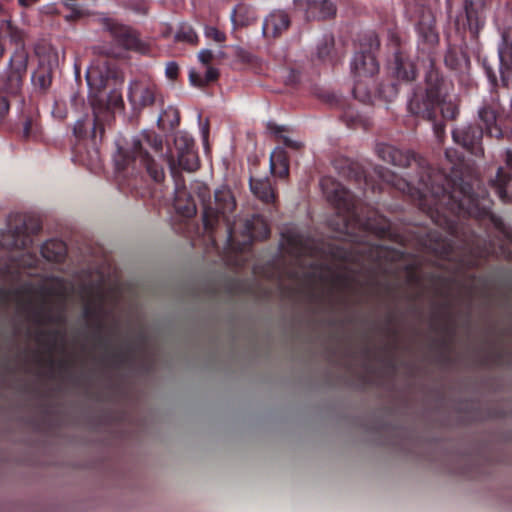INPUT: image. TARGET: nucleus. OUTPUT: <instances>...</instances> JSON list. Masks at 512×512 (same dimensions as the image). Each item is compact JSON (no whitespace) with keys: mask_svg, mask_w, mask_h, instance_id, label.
I'll return each instance as SVG.
<instances>
[{"mask_svg":"<svg viewBox=\"0 0 512 512\" xmlns=\"http://www.w3.org/2000/svg\"><path fill=\"white\" fill-rule=\"evenodd\" d=\"M318 97L331 106H340L343 102L337 94L329 91L321 92Z\"/></svg>","mask_w":512,"mask_h":512,"instance_id":"obj_44","label":"nucleus"},{"mask_svg":"<svg viewBox=\"0 0 512 512\" xmlns=\"http://www.w3.org/2000/svg\"><path fill=\"white\" fill-rule=\"evenodd\" d=\"M300 81V73L296 70H290L286 82L289 85H296Z\"/></svg>","mask_w":512,"mask_h":512,"instance_id":"obj_52","label":"nucleus"},{"mask_svg":"<svg viewBox=\"0 0 512 512\" xmlns=\"http://www.w3.org/2000/svg\"><path fill=\"white\" fill-rule=\"evenodd\" d=\"M433 279L440 283L442 287L448 288L450 285V279L446 277H442L440 275H434Z\"/></svg>","mask_w":512,"mask_h":512,"instance_id":"obj_56","label":"nucleus"},{"mask_svg":"<svg viewBox=\"0 0 512 512\" xmlns=\"http://www.w3.org/2000/svg\"><path fill=\"white\" fill-rule=\"evenodd\" d=\"M424 249L442 260H452L453 240L438 230H429L422 239Z\"/></svg>","mask_w":512,"mask_h":512,"instance_id":"obj_17","label":"nucleus"},{"mask_svg":"<svg viewBox=\"0 0 512 512\" xmlns=\"http://www.w3.org/2000/svg\"><path fill=\"white\" fill-rule=\"evenodd\" d=\"M69 366H70V363H69V361H67V360H60V361L58 362V367H59L61 370L66 371V370L69 368Z\"/></svg>","mask_w":512,"mask_h":512,"instance_id":"obj_60","label":"nucleus"},{"mask_svg":"<svg viewBox=\"0 0 512 512\" xmlns=\"http://www.w3.org/2000/svg\"><path fill=\"white\" fill-rule=\"evenodd\" d=\"M250 188L252 193L264 203L275 200V191L269 179H251Z\"/></svg>","mask_w":512,"mask_h":512,"instance_id":"obj_29","label":"nucleus"},{"mask_svg":"<svg viewBox=\"0 0 512 512\" xmlns=\"http://www.w3.org/2000/svg\"><path fill=\"white\" fill-rule=\"evenodd\" d=\"M502 43L498 48L501 85L512 88V26L501 30Z\"/></svg>","mask_w":512,"mask_h":512,"instance_id":"obj_16","label":"nucleus"},{"mask_svg":"<svg viewBox=\"0 0 512 512\" xmlns=\"http://www.w3.org/2000/svg\"><path fill=\"white\" fill-rule=\"evenodd\" d=\"M354 86L352 93L355 99L362 103H369L372 98V92L369 88L368 82L371 78H353Z\"/></svg>","mask_w":512,"mask_h":512,"instance_id":"obj_36","label":"nucleus"},{"mask_svg":"<svg viewBox=\"0 0 512 512\" xmlns=\"http://www.w3.org/2000/svg\"><path fill=\"white\" fill-rule=\"evenodd\" d=\"M490 252L487 250V249H483L479 252V257L480 258H487L489 256Z\"/></svg>","mask_w":512,"mask_h":512,"instance_id":"obj_62","label":"nucleus"},{"mask_svg":"<svg viewBox=\"0 0 512 512\" xmlns=\"http://www.w3.org/2000/svg\"><path fill=\"white\" fill-rule=\"evenodd\" d=\"M504 356H505V353L503 350H494L492 352H490L486 357L485 359L483 360V362L486 364L488 362H491L493 364H500L502 363L503 359H504Z\"/></svg>","mask_w":512,"mask_h":512,"instance_id":"obj_46","label":"nucleus"},{"mask_svg":"<svg viewBox=\"0 0 512 512\" xmlns=\"http://www.w3.org/2000/svg\"><path fill=\"white\" fill-rule=\"evenodd\" d=\"M380 41L374 31H366L359 35L358 45L351 62L353 78H372L379 71V63L376 53L379 50Z\"/></svg>","mask_w":512,"mask_h":512,"instance_id":"obj_10","label":"nucleus"},{"mask_svg":"<svg viewBox=\"0 0 512 512\" xmlns=\"http://www.w3.org/2000/svg\"><path fill=\"white\" fill-rule=\"evenodd\" d=\"M391 253L392 251L387 246L373 245L371 247V257L379 263L383 260H392Z\"/></svg>","mask_w":512,"mask_h":512,"instance_id":"obj_42","label":"nucleus"},{"mask_svg":"<svg viewBox=\"0 0 512 512\" xmlns=\"http://www.w3.org/2000/svg\"><path fill=\"white\" fill-rule=\"evenodd\" d=\"M267 129L270 133H273L276 137H278L285 147L293 150H299L302 148L303 145L301 142L292 140L291 138L282 134L285 131L284 127L269 122L267 124Z\"/></svg>","mask_w":512,"mask_h":512,"instance_id":"obj_38","label":"nucleus"},{"mask_svg":"<svg viewBox=\"0 0 512 512\" xmlns=\"http://www.w3.org/2000/svg\"><path fill=\"white\" fill-rule=\"evenodd\" d=\"M362 353L365 357H370L371 355V349L368 346H365L362 350Z\"/></svg>","mask_w":512,"mask_h":512,"instance_id":"obj_63","label":"nucleus"},{"mask_svg":"<svg viewBox=\"0 0 512 512\" xmlns=\"http://www.w3.org/2000/svg\"><path fill=\"white\" fill-rule=\"evenodd\" d=\"M485 131L476 124L456 128L452 132L454 142L475 156L483 154L482 140Z\"/></svg>","mask_w":512,"mask_h":512,"instance_id":"obj_15","label":"nucleus"},{"mask_svg":"<svg viewBox=\"0 0 512 512\" xmlns=\"http://www.w3.org/2000/svg\"><path fill=\"white\" fill-rule=\"evenodd\" d=\"M376 153L380 159L394 166L406 168L414 165L417 168V186L396 176H393L392 185L449 236L458 235L462 218L488 219L498 230H504L503 220L492 212V201L486 188L478 186L475 190L472 183L462 178L453 179L410 150L379 143Z\"/></svg>","mask_w":512,"mask_h":512,"instance_id":"obj_1","label":"nucleus"},{"mask_svg":"<svg viewBox=\"0 0 512 512\" xmlns=\"http://www.w3.org/2000/svg\"><path fill=\"white\" fill-rule=\"evenodd\" d=\"M388 89H389V97H390V99L397 95L398 90H397V87H396L395 84L389 85Z\"/></svg>","mask_w":512,"mask_h":512,"instance_id":"obj_59","label":"nucleus"},{"mask_svg":"<svg viewBox=\"0 0 512 512\" xmlns=\"http://www.w3.org/2000/svg\"><path fill=\"white\" fill-rule=\"evenodd\" d=\"M444 62L448 68L452 70H458L468 62V59L460 48L449 46L444 57Z\"/></svg>","mask_w":512,"mask_h":512,"instance_id":"obj_34","label":"nucleus"},{"mask_svg":"<svg viewBox=\"0 0 512 512\" xmlns=\"http://www.w3.org/2000/svg\"><path fill=\"white\" fill-rule=\"evenodd\" d=\"M168 163L172 177L179 178L177 168L194 172L199 168V157L194 139L185 132H178L174 137V147L170 150Z\"/></svg>","mask_w":512,"mask_h":512,"instance_id":"obj_11","label":"nucleus"},{"mask_svg":"<svg viewBox=\"0 0 512 512\" xmlns=\"http://www.w3.org/2000/svg\"><path fill=\"white\" fill-rule=\"evenodd\" d=\"M61 336L62 333L60 330H40L38 332V340L41 341L42 338L48 337L52 340V347H54L57 338Z\"/></svg>","mask_w":512,"mask_h":512,"instance_id":"obj_48","label":"nucleus"},{"mask_svg":"<svg viewBox=\"0 0 512 512\" xmlns=\"http://www.w3.org/2000/svg\"><path fill=\"white\" fill-rule=\"evenodd\" d=\"M0 38H8L16 48L11 55L6 70L0 74V120L8 113V96L18 95L27 73L29 54L24 45V33L11 21L0 23Z\"/></svg>","mask_w":512,"mask_h":512,"instance_id":"obj_6","label":"nucleus"},{"mask_svg":"<svg viewBox=\"0 0 512 512\" xmlns=\"http://www.w3.org/2000/svg\"><path fill=\"white\" fill-rule=\"evenodd\" d=\"M37 261H38L37 257H36L35 255H33V256L31 257V261H30V263L28 264V266H29V267H35V266H36V264H37Z\"/></svg>","mask_w":512,"mask_h":512,"instance_id":"obj_64","label":"nucleus"},{"mask_svg":"<svg viewBox=\"0 0 512 512\" xmlns=\"http://www.w3.org/2000/svg\"><path fill=\"white\" fill-rule=\"evenodd\" d=\"M40 0H17L18 5L24 9H28L39 3Z\"/></svg>","mask_w":512,"mask_h":512,"instance_id":"obj_55","label":"nucleus"},{"mask_svg":"<svg viewBox=\"0 0 512 512\" xmlns=\"http://www.w3.org/2000/svg\"><path fill=\"white\" fill-rule=\"evenodd\" d=\"M396 320V316L394 313H389L386 318V326L384 328V331L387 335L393 337L394 339L398 338L399 331L398 329L392 327Z\"/></svg>","mask_w":512,"mask_h":512,"instance_id":"obj_45","label":"nucleus"},{"mask_svg":"<svg viewBox=\"0 0 512 512\" xmlns=\"http://www.w3.org/2000/svg\"><path fill=\"white\" fill-rule=\"evenodd\" d=\"M291 25L288 13L283 10H274L267 15L262 24V33L266 39H275L287 31Z\"/></svg>","mask_w":512,"mask_h":512,"instance_id":"obj_22","label":"nucleus"},{"mask_svg":"<svg viewBox=\"0 0 512 512\" xmlns=\"http://www.w3.org/2000/svg\"><path fill=\"white\" fill-rule=\"evenodd\" d=\"M234 27H246L256 20L255 9L246 3L237 4L230 15Z\"/></svg>","mask_w":512,"mask_h":512,"instance_id":"obj_28","label":"nucleus"},{"mask_svg":"<svg viewBox=\"0 0 512 512\" xmlns=\"http://www.w3.org/2000/svg\"><path fill=\"white\" fill-rule=\"evenodd\" d=\"M81 17V12L77 9H72L71 13L66 15L65 18L68 21H73Z\"/></svg>","mask_w":512,"mask_h":512,"instance_id":"obj_58","label":"nucleus"},{"mask_svg":"<svg viewBox=\"0 0 512 512\" xmlns=\"http://www.w3.org/2000/svg\"><path fill=\"white\" fill-rule=\"evenodd\" d=\"M165 75L169 80H176L179 75V66L176 62L171 61L166 64Z\"/></svg>","mask_w":512,"mask_h":512,"instance_id":"obj_49","label":"nucleus"},{"mask_svg":"<svg viewBox=\"0 0 512 512\" xmlns=\"http://www.w3.org/2000/svg\"><path fill=\"white\" fill-rule=\"evenodd\" d=\"M482 66L491 85L490 94L484 97L477 108V123L490 138L501 140L512 135V101L511 110L505 115L497 92L498 79L494 67L487 58L482 60Z\"/></svg>","mask_w":512,"mask_h":512,"instance_id":"obj_7","label":"nucleus"},{"mask_svg":"<svg viewBox=\"0 0 512 512\" xmlns=\"http://www.w3.org/2000/svg\"><path fill=\"white\" fill-rule=\"evenodd\" d=\"M504 161L508 168L512 169V150L507 149L504 155Z\"/></svg>","mask_w":512,"mask_h":512,"instance_id":"obj_57","label":"nucleus"},{"mask_svg":"<svg viewBox=\"0 0 512 512\" xmlns=\"http://www.w3.org/2000/svg\"><path fill=\"white\" fill-rule=\"evenodd\" d=\"M335 282L342 288H348L352 283V278L346 274H338L335 277Z\"/></svg>","mask_w":512,"mask_h":512,"instance_id":"obj_50","label":"nucleus"},{"mask_svg":"<svg viewBox=\"0 0 512 512\" xmlns=\"http://www.w3.org/2000/svg\"><path fill=\"white\" fill-rule=\"evenodd\" d=\"M511 179V174L505 171L504 168L499 167L495 177L490 181V185L495 194L504 204H512V195L507 190Z\"/></svg>","mask_w":512,"mask_h":512,"instance_id":"obj_26","label":"nucleus"},{"mask_svg":"<svg viewBox=\"0 0 512 512\" xmlns=\"http://www.w3.org/2000/svg\"><path fill=\"white\" fill-rule=\"evenodd\" d=\"M281 249L288 255L298 259L306 255L309 250L307 238L296 228H289L282 232Z\"/></svg>","mask_w":512,"mask_h":512,"instance_id":"obj_21","label":"nucleus"},{"mask_svg":"<svg viewBox=\"0 0 512 512\" xmlns=\"http://www.w3.org/2000/svg\"><path fill=\"white\" fill-rule=\"evenodd\" d=\"M486 21L485 3L483 0H465L464 16L455 20L456 29L461 32L469 30L472 38H477Z\"/></svg>","mask_w":512,"mask_h":512,"instance_id":"obj_13","label":"nucleus"},{"mask_svg":"<svg viewBox=\"0 0 512 512\" xmlns=\"http://www.w3.org/2000/svg\"><path fill=\"white\" fill-rule=\"evenodd\" d=\"M267 129L270 133H273L276 137H278L285 147L293 150H299L302 148L303 145L301 142L292 140L291 138L282 134L285 131L284 127L269 122L267 124Z\"/></svg>","mask_w":512,"mask_h":512,"instance_id":"obj_39","label":"nucleus"},{"mask_svg":"<svg viewBox=\"0 0 512 512\" xmlns=\"http://www.w3.org/2000/svg\"><path fill=\"white\" fill-rule=\"evenodd\" d=\"M433 124V132L435 137L441 141L445 135V123L441 120H438V115L435 120L430 121Z\"/></svg>","mask_w":512,"mask_h":512,"instance_id":"obj_47","label":"nucleus"},{"mask_svg":"<svg viewBox=\"0 0 512 512\" xmlns=\"http://www.w3.org/2000/svg\"><path fill=\"white\" fill-rule=\"evenodd\" d=\"M198 40L197 34L192 27L183 25L175 34V41L196 44Z\"/></svg>","mask_w":512,"mask_h":512,"instance_id":"obj_40","label":"nucleus"},{"mask_svg":"<svg viewBox=\"0 0 512 512\" xmlns=\"http://www.w3.org/2000/svg\"><path fill=\"white\" fill-rule=\"evenodd\" d=\"M447 82L443 79V101H440V112L445 120H455L459 115V107L455 100L447 99Z\"/></svg>","mask_w":512,"mask_h":512,"instance_id":"obj_32","label":"nucleus"},{"mask_svg":"<svg viewBox=\"0 0 512 512\" xmlns=\"http://www.w3.org/2000/svg\"><path fill=\"white\" fill-rule=\"evenodd\" d=\"M198 58L202 64L208 65L213 59V53L210 50H202L199 52Z\"/></svg>","mask_w":512,"mask_h":512,"instance_id":"obj_51","label":"nucleus"},{"mask_svg":"<svg viewBox=\"0 0 512 512\" xmlns=\"http://www.w3.org/2000/svg\"><path fill=\"white\" fill-rule=\"evenodd\" d=\"M83 317L89 321L93 328V339L96 346L104 351L102 361L114 366H123L134 358V350L131 346L125 349H113L110 337L104 335L105 324L100 319L99 309L96 306L87 304L83 309Z\"/></svg>","mask_w":512,"mask_h":512,"instance_id":"obj_9","label":"nucleus"},{"mask_svg":"<svg viewBox=\"0 0 512 512\" xmlns=\"http://www.w3.org/2000/svg\"><path fill=\"white\" fill-rule=\"evenodd\" d=\"M104 132V126L95 112L91 115L86 114L78 119L73 128V135L78 141L90 138L95 142L97 134L99 133L100 138H102Z\"/></svg>","mask_w":512,"mask_h":512,"instance_id":"obj_20","label":"nucleus"},{"mask_svg":"<svg viewBox=\"0 0 512 512\" xmlns=\"http://www.w3.org/2000/svg\"><path fill=\"white\" fill-rule=\"evenodd\" d=\"M270 167L276 176L286 178L289 175V160L282 149L275 150L270 156Z\"/></svg>","mask_w":512,"mask_h":512,"instance_id":"obj_30","label":"nucleus"},{"mask_svg":"<svg viewBox=\"0 0 512 512\" xmlns=\"http://www.w3.org/2000/svg\"><path fill=\"white\" fill-rule=\"evenodd\" d=\"M66 245L63 241L50 239L43 243L40 252L43 258L50 262L60 263L66 256Z\"/></svg>","mask_w":512,"mask_h":512,"instance_id":"obj_27","label":"nucleus"},{"mask_svg":"<svg viewBox=\"0 0 512 512\" xmlns=\"http://www.w3.org/2000/svg\"><path fill=\"white\" fill-rule=\"evenodd\" d=\"M35 321L38 324H44V323H61L63 322V316L60 315L58 317L53 316L51 313L46 311L44 307L39 308L34 313Z\"/></svg>","mask_w":512,"mask_h":512,"instance_id":"obj_41","label":"nucleus"},{"mask_svg":"<svg viewBox=\"0 0 512 512\" xmlns=\"http://www.w3.org/2000/svg\"><path fill=\"white\" fill-rule=\"evenodd\" d=\"M53 69L44 66H38L37 69L32 73V83L35 88L45 92L49 89L53 78Z\"/></svg>","mask_w":512,"mask_h":512,"instance_id":"obj_33","label":"nucleus"},{"mask_svg":"<svg viewBox=\"0 0 512 512\" xmlns=\"http://www.w3.org/2000/svg\"><path fill=\"white\" fill-rule=\"evenodd\" d=\"M12 294L11 290L0 288V302L6 304Z\"/></svg>","mask_w":512,"mask_h":512,"instance_id":"obj_54","label":"nucleus"},{"mask_svg":"<svg viewBox=\"0 0 512 512\" xmlns=\"http://www.w3.org/2000/svg\"><path fill=\"white\" fill-rule=\"evenodd\" d=\"M296 9L303 11L307 20L333 17L336 8L329 0H294Z\"/></svg>","mask_w":512,"mask_h":512,"instance_id":"obj_19","label":"nucleus"},{"mask_svg":"<svg viewBox=\"0 0 512 512\" xmlns=\"http://www.w3.org/2000/svg\"><path fill=\"white\" fill-rule=\"evenodd\" d=\"M41 230L42 224L38 218L22 213L10 214L7 228L0 230V246L8 250L27 249L32 243L31 236Z\"/></svg>","mask_w":512,"mask_h":512,"instance_id":"obj_8","label":"nucleus"},{"mask_svg":"<svg viewBox=\"0 0 512 512\" xmlns=\"http://www.w3.org/2000/svg\"><path fill=\"white\" fill-rule=\"evenodd\" d=\"M95 74H97V71L88 70V72L86 74V79H87V82L89 85H92V78L94 77Z\"/></svg>","mask_w":512,"mask_h":512,"instance_id":"obj_61","label":"nucleus"},{"mask_svg":"<svg viewBox=\"0 0 512 512\" xmlns=\"http://www.w3.org/2000/svg\"><path fill=\"white\" fill-rule=\"evenodd\" d=\"M415 26L419 45L422 50L427 49L429 70L425 75L426 87L413 89L408 98V112L426 121L435 120L440 101H443V75L435 65L431 50L439 42V34L435 27V17L430 7L417 4L415 7Z\"/></svg>","mask_w":512,"mask_h":512,"instance_id":"obj_3","label":"nucleus"},{"mask_svg":"<svg viewBox=\"0 0 512 512\" xmlns=\"http://www.w3.org/2000/svg\"><path fill=\"white\" fill-rule=\"evenodd\" d=\"M128 98L134 108L143 109L153 106L161 98V94L154 81L141 78L131 82Z\"/></svg>","mask_w":512,"mask_h":512,"instance_id":"obj_14","label":"nucleus"},{"mask_svg":"<svg viewBox=\"0 0 512 512\" xmlns=\"http://www.w3.org/2000/svg\"><path fill=\"white\" fill-rule=\"evenodd\" d=\"M38 58V66L49 67L55 69L59 64V55L57 49L49 42L39 41L34 48Z\"/></svg>","mask_w":512,"mask_h":512,"instance_id":"obj_25","label":"nucleus"},{"mask_svg":"<svg viewBox=\"0 0 512 512\" xmlns=\"http://www.w3.org/2000/svg\"><path fill=\"white\" fill-rule=\"evenodd\" d=\"M441 316L446 318V322L441 325L440 330L446 334L448 337L441 338L436 341L437 347L440 351V357L443 361H448L449 356L448 352L451 347V339L455 335V327L451 318V302L446 300L440 305Z\"/></svg>","mask_w":512,"mask_h":512,"instance_id":"obj_23","label":"nucleus"},{"mask_svg":"<svg viewBox=\"0 0 512 512\" xmlns=\"http://www.w3.org/2000/svg\"><path fill=\"white\" fill-rule=\"evenodd\" d=\"M103 26L119 47L142 55L150 54V44L133 27L113 19H105Z\"/></svg>","mask_w":512,"mask_h":512,"instance_id":"obj_12","label":"nucleus"},{"mask_svg":"<svg viewBox=\"0 0 512 512\" xmlns=\"http://www.w3.org/2000/svg\"><path fill=\"white\" fill-rule=\"evenodd\" d=\"M23 136L27 139L33 136V123L29 118L24 122Z\"/></svg>","mask_w":512,"mask_h":512,"instance_id":"obj_53","label":"nucleus"},{"mask_svg":"<svg viewBox=\"0 0 512 512\" xmlns=\"http://www.w3.org/2000/svg\"><path fill=\"white\" fill-rule=\"evenodd\" d=\"M235 209L234 194L227 186H222L214 193V206L204 205L203 225L210 237H214L218 226L223 223L227 234V249L235 254H244L250 250L254 241L268 239L270 227L265 218L258 214L231 221Z\"/></svg>","mask_w":512,"mask_h":512,"instance_id":"obj_2","label":"nucleus"},{"mask_svg":"<svg viewBox=\"0 0 512 512\" xmlns=\"http://www.w3.org/2000/svg\"><path fill=\"white\" fill-rule=\"evenodd\" d=\"M341 119L349 128L367 126V119L350 106L343 111Z\"/></svg>","mask_w":512,"mask_h":512,"instance_id":"obj_37","label":"nucleus"},{"mask_svg":"<svg viewBox=\"0 0 512 512\" xmlns=\"http://www.w3.org/2000/svg\"><path fill=\"white\" fill-rule=\"evenodd\" d=\"M219 78V71L218 69L209 66L204 75L196 72L195 70H191L189 72V81L191 85L195 87H205L206 85L213 83L217 81Z\"/></svg>","mask_w":512,"mask_h":512,"instance_id":"obj_31","label":"nucleus"},{"mask_svg":"<svg viewBox=\"0 0 512 512\" xmlns=\"http://www.w3.org/2000/svg\"><path fill=\"white\" fill-rule=\"evenodd\" d=\"M176 184V194L174 199V207L178 214L183 217L191 218L196 212V204L193 197L186 191L184 179L182 176L174 179Z\"/></svg>","mask_w":512,"mask_h":512,"instance_id":"obj_24","label":"nucleus"},{"mask_svg":"<svg viewBox=\"0 0 512 512\" xmlns=\"http://www.w3.org/2000/svg\"><path fill=\"white\" fill-rule=\"evenodd\" d=\"M320 185L327 201L342 217L346 229H348L351 223H354L380 238L391 235L390 221L378 214L377 211H371L365 216L360 200L340 182L331 177H323Z\"/></svg>","mask_w":512,"mask_h":512,"instance_id":"obj_5","label":"nucleus"},{"mask_svg":"<svg viewBox=\"0 0 512 512\" xmlns=\"http://www.w3.org/2000/svg\"><path fill=\"white\" fill-rule=\"evenodd\" d=\"M389 70L398 81L406 83L414 81L418 75L414 60L400 49L395 52Z\"/></svg>","mask_w":512,"mask_h":512,"instance_id":"obj_18","label":"nucleus"},{"mask_svg":"<svg viewBox=\"0 0 512 512\" xmlns=\"http://www.w3.org/2000/svg\"><path fill=\"white\" fill-rule=\"evenodd\" d=\"M205 35L207 38L212 39L217 43H222L226 40L225 33L213 26H207L205 28Z\"/></svg>","mask_w":512,"mask_h":512,"instance_id":"obj_43","label":"nucleus"},{"mask_svg":"<svg viewBox=\"0 0 512 512\" xmlns=\"http://www.w3.org/2000/svg\"><path fill=\"white\" fill-rule=\"evenodd\" d=\"M146 147L153 149L156 153L162 152V136L155 131L145 130L140 138L133 140L131 149L119 147L114 156L118 176L133 179L135 183L129 182V186L133 188L136 187V178L143 177L144 173L155 183H161L165 178L162 165L150 156Z\"/></svg>","mask_w":512,"mask_h":512,"instance_id":"obj_4","label":"nucleus"},{"mask_svg":"<svg viewBox=\"0 0 512 512\" xmlns=\"http://www.w3.org/2000/svg\"><path fill=\"white\" fill-rule=\"evenodd\" d=\"M317 57L322 62H328L335 65L334 57V38L333 36H325L317 46Z\"/></svg>","mask_w":512,"mask_h":512,"instance_id":"obj_35","label":"nucleus"}]
</instances>
